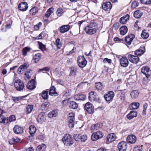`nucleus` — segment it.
I'll use <instances>...</instances> for the list:
<instances>
[{
  "instance_id": "nucleus-1",
  "label": "nucleus",
  "mask_w": 151,
  "mask_h": 151,
  "mask_svg": "<svg viewBox=\"0 0 151 151\" xmlns=\"http://www.w3.org/2000/svg\"><path fill=\"white\" fill-rule=\"evenodd\" d=\"M96 23L91 22L87 25L84 30L86 33L88 35H93L96 32Z\"/></svg>"
},
{
  "instance_id": "nucleus-2",
  "label": "nucleus",
  "mask_w": 151,
  "mask_h": 151,
  "mask_svg": "<svg viewBox=\"0 0 151 151\" xmlns=\"http://www.w3.org/2000/svg\"><path fill=\"white\" fill-rule=\"evenodd\" d=\"M62 140L64 145L66 146H70L72 145L74 142L72 137L68 134L65 135Z\"/></svg>"
},
{
  "instance_id": "nucleus-3",
  "label": "nucleus",
  "mask_w": 151,
  "mask_h": 151,
  "mask_svg": "<svg viewBox=\"0 0 151 151\" xmlns=\"http://www.w3.org/2000/svg\"><path fill=\"white\" fill-rule=\"evenodd\" d=\"M14 85L16 89L19 91L22 90L24 87V84L22 81L19 79L15 81Z\"/></svg>"
},
{
  "instance_id": "nucleus-4",
  "label": "nucleus",
  "mask_w": 151,
  "mask_h": 151,
  "mask_svg": "<svg viewBox=\"0 0 151 151\" xmlns=\"http://www.w3.org/2000/svg\"><path fill=\"white\" fill-rule=\"evenodd\" d=\"M78 62L79 66L81 68L85 67L87 64L86 59L83 56H80L78 57Z\"/></svg>"
},
{
  "instance_id": "nucleus-5",
  "label": "nucleus",
  "mask_w": 151,
  "mask_h": 151,
  "mask_svg": "<svg viewBox=\"0 0 151 151\" xmlns=\"http://www.w3.org/2000/svg\"><path fill=\"white\" fill-rule=\"evenodd\" d=\"M103 136V133L102 132L98 131L92 134L91 138L93 141H95L101 138Z\"/></svg>"
},
{
  "instance_id": "nucleus-6",
  "label": "nucleus",
  "mask_w": 151,
  "mask_h": 151,
  "mask_svg": "<svg viewBox=\"0 0 151 151\" xmlns=\"http://www.w3.org/2000/svg\"><path fill=\"white\" fill-rule=\"evenodd\" d=\"M117 138L115 134L114 133L108 134L106 137V141L109 143H111L115 141Z\"/></svg>"
},
{
  "instance_id": "nucleus-7",
  "label": "nucleus",
  "mask_w": 151,
  "mask_h": 151,
  "mask_svg": "<svg viewBox=\"0 0 151 151\" xmlns=\"http://www.w3.org/2000/svg\"><path fill=\"white\" fill-rule=\"evenodd\" d=\"M119 151H126L127 148V145L125 142L122 141L119 143L117 145Z\"/></svg>"
},
{
  "instance_id": "nucleus-8",
  "label": "nucleus",
  "mask_w": 151,
  "mask_h": 151,
  "mask_svg": "<svg viewBox=\"0 0 151 151\" xmlns=\"http://www.w3.org/2000/svg\"><path fill=\"white\" fill-rule=\"evenodd\" d=\"M141 71L146 77H149L150 73V70L148 67L147 66H143L141 69Z\"/></svg>"
},
{
  "instance_id": "nucleus-9",
  "label": "nucleus",
  "mask_w": 151,
  "mask_h": 151,
  "mask_svg": "<svg viewBox=\"0 0 151 151\" xmlns=\"http://www.w3.org/2000/svg\"><path fill=\"white\" fill-rule=\"evenodd\" d=\"M128 58L130 61L134 63H137L139 60V58L137 56L129 55Z\"/></svg>"
},
{
  "instance_id": "nucleus-10",
  "label": "nucleus",
  "mask_w": 151,
  "mask_h": 151,
  "mask_svg": "<svg viewBox=\"0 0 151 151\" xmlns=\"http://www.w3.org/2000/svg\"><path fill=\"white\" fill-rule=\"evenodd\" d=\"M137 140V138L134 135H128L127 138V142L133 144Z\"/></svg>"
},
{
  "instance_id": "nucleus-11",
  "label": "nucleus",
  "mask_w": 151,
  "mask_h": 151,
  "mask_svg": "<svg viewBox=\"0 0 151 151\" xmlns=\"http://www.w3.org/2000/svg\"><path fill=\"white\" fill-rule=\"evenodd\" d=\"M85 108L88 113L92 114L93 111V108L92 104L90 102H87L85 106Z\"/></svg>"
},
{
  "instance_id": "nucleus-12",
  "label": "nucleus",
  "mask_w": 151,
  "mask_h": 151,
  "mask_svg": "<svg viewBox=\"0 0 151 151\" xmlns=\"http://www.w3.org/2000/svg\"><path fill=\"white\" fill-rule=\"evenodd\" d=\"M120 63L122 66L126 67L128 65V59L126 57H123L120 59Z\"/></svg>"
},
{
  "instance_id": "nucleus-13",
  "label": "nucleus",
  "mask_w": 151,
  "mask_h": 151,
  "mask_svg": "<svg viewBox=\"0 0 151 151\" xmlns=\"http://www.w3.org/2000/svg\"><path fill=\"white\" fill-rule=\"evenodd\" d=\"M112 5L110 2L104 3L102 5L103 9L105 11H109L112 8Z\"/></svg>"
},
{
  "instance_id": "nucleus-14",
  "label": "nucleus",
  "mask_w": 151,
  "mask_h": 151,
  "mask_svg": "<svg viewBox=\"0 0 151 151\" xmlns=\"http://www.w3.org/2000/svg\"><path fill=\"white\" fill-rule=\"evenodd\" d=\"M114 93L112 91H109L108 94L104 96V98L106 101H111L114 96Z\"/></svg>"
},
{
  "instance_id": "nucleus-15",
  "label": "nucleus",
  "mask_w": 151,
  "mask_h": 151,
  "mask_svg": "<svg viewBox=\"0 0 151 151\" xmlns=\"http://www.w3.org/2000/svg\"><path fill=\"white\" fill-rule=\"evenodd\" d=\"M28 5L27 2H24L20 3L18 6V8L21 11H25L27 9Z\"/></svg>"
},
{
  "instance_id": "nucleus-16",
  "label": "nucleus",
  "mask_w": 151,
  "mask_h": 151,
  "mask_svg": "<svg viewBox=\"0 0 151 151\" xmlns=\"http://www.w3.org/2000/svg\"><path fill=\"white\" fill-rule=\"evenodd\" d=\"M89 99L91 101L97 100L98 97L96 93L94 91L91 92L89 93Z\"/></svg>"
},
{
  "instance_id": "nucleus-17",
  "label": "nucleus",
  "mask_w": 151,
  "mask_h": 151,
  "mask_svg": "<svg viewBox=\"0 0 151 151\" xmlns=\"http://www.w3.org/2000/svg\"><path fill=\"white\" fill-rule=\"evenodd\" d=\"M134 37V35L131 34L125 37L124 39L125 41L128 45H130Z\"/></svg>"
},
{
  "instance_id": "nucleus-18",
  "label": "nucleus",
  "mask_w": 151,
  "mask_h": 151,
  "mask_svg": "<svg viewBox=\"0 0 151 151\" xmlns=\"http://www.w3.org/2000/svg\"><path fill=\"white\" fill-rule=\"evenodd\" d=\"M35 81L34 79H32L27 83V87L28 89L32 90L35 88Z\"/></svg>"
},
{
  "instance_id": "nucleus-19",
  "label": "nucleus",
  "mask_w": 151,
  "mask_h": 151,
  "mask_svg": "<svg viewBox=\"0 0 151 151\" xmlns=\"http://www.w3.org/2000/svg\"><path fill=\"white\" fill-rule=\"evenodd\" d=\"M45 115L44 113H41L39 114L37 118V122L40 123H42L45 121Z\"/></svg>"
},
{
  "instance_id": "nucleus-20",
  "label": "nucleus",
  "mask_w": 151,
  "mask_h": 151,
  "mask_svg": "<svg viewBox=\"0 0 151 151\" xmlns=\"http://www.w3.org/2000/svg\"><path fill=\"white\" fill-rule=\"evenodd\" d=\"M23 130V128L18 125H16L14 127L13 131L14 133L17 134L22 133Z\"/></svg>"
},
{
  "instance_id": "nucleus-21",
  "label": "nucleus",
  "mask_w": 151,
  "mask_h": 151,
  "mask_svg": "<svg viewBox=\"0 0 151 151\" xmlns=\"http://www.w3.org/2000/svg\"><path fill=\"white\" fill-rule=\"evenodd\" d=\"M70 29V26L64 25L60 28L59 31L61 33H64L67 32Z\"/></svg>"
},
{
  "instance_id": "nucleus-22",
  "label": "nucleus",
  "mask_w": 151,
  "mask_h": 151,
  "mask_svg": "<svg viewBox=\"0 0 151 151\" xmlns=\"http://www.w3.org/2000/svg\"><path fill=\"white\" fill-rule=\"evenodd\" d=\"M75 100H76L83 101L85 100L86 96L82 94H78L75 95L74 97Z\"/></svg>"
},
{
  "instance_id": "nucleus-23",
  "label": "nucleus",
  "mask_w": 151,
  "mask_h": 151,
  "mask_svg": "<svg viewBox=\"0 0 151 151\" xmlns=\"http://www.w3.org/2000/svg\"><path fill=\"white\" fill-rule=\"evenodd\" d=\"M137 114L136 111H131L129 114L127 115V118L129 119H131L134 117H136Z\"/></svg>"
},
{
  "instance_id": "nucleus-24",
  "label": "nucleus",
  "mask_w": 151,
  "mask_h": 151,
  "mask_svg": "<svg viewBox=\"0 0 151 151\" xmlns=\"http://www.w3.org/2000/svg\"><path fill=\"white\" fill-rule=\"evenodd\" d=\"M139 92L137 90H133L130 93V96L133 99H136L139 95Z\"/></svg>"
},
{
  "instance_id": "nucleus-25",
  "label": "nucleus",
  "mask_w": 151,
  "mask_h": 151,
  "mask_svg": "<svg viewBox=\"0 0 151 151\" xmlns=\"http://www.w3.org/2000/svg\"><path fill=\"white\" fill-rule=\"evenodd\" d=\"M129 15L126 14L123 17H122L120 19V22L122 24H125L127 20L129 19Z\"/></svg>"
},
{
  "instance_id": "nucleus-26",
  "label": "nucleus",
  "mask_w": 151,
  "mask_h": 151,
  "mask_svg": "<svg viewBox=\"0 0 151 151\" xmlns=\"http://www.w3.org/2000/svg\"><path fill=\"white\" fill-rule=\"evenodd\" d=\"M78 68L75 67H72L70 68V76H75L76 74Z\"/></svg>"
},
{
  "instance_id": "nucleus-27",
  "label": "nucleus",
  "mask_w": 151,
  "mask_h": 151,
  "mask_svg": "<svg viewBox=\"0 0 151 151\" xmlns=\"http://www.w3.org/2000/svg\"><path fill=\"white\" fill-rule=\"evenodd\" d=\"M139 106V104L138 102H133L130 105L129 108L131 110L137 109Z\"/></svg>"
},
{
  "instance_id": "nucleus-28",
  "label": "nucleus",
  "mask_w": 151,
  "mask_h": 151,
  "mask_svg": "<svg viewBox=\"0 0 151 151\" xmlns=\"http://www.w3.org/2000/svg\"><path fill=\"white\" fill-rule=\"evenodd\" d=\"M120 33L123 35H125L127 32L128 29L125 26H122L120 28Z\"/></svg>"
},
{
  "instance_id": "nucleus-29",
  "label": "nucleus",
  "mask_w": 151,
  "mask_h": 151,
  "mask_svg": "<svg viewBox=\"0 0 151 151\" xmlns=\"http://www.w3.org/2000/svg\"><path fill=\"white\" fill-rule=\"evenodd\" d=\"M46 146L43 144H42L37 146V151H45L46 149Z\"/></svg>"
},
{
  "instance_id": "nucleus-30",
  "label": "nucleus",
  "mask_w": 151,
  "mask_h": 151,
  "mask_svg": "<svg viewBox=\"0 0 151 151\" xmlns=\"http://www.w3.org/2000/svg\"><path fill=\"white\" fill-rule=\"evenodd\" d=\"M41 54L40 53L35 54L33 57V60L35 63H37L40 60L41 57Z\"/></svg>"
},
{
  "instance_id": "nucleus-31",
  "label": "nucleus",
  "mask_w": 151,
  "mask_h": 151,
  "mask_svg": "<svg viewBox=\"0 0 151 151\" xmlns=\"http://www.w3.org/2000/svg\"><path fill=\"white\" fill-rule=\"evenodd\" d=\"M32 71L31 70L29 69L25 72L24 76V78L25 80L29 79L31 78Z\"/></svg>"
},
{
  "instance_id": "nucleus-32",
  "label": "nucleus",
  "mask_w": 151,
  "mask_h": 151,
  "mask_svg": "<svg viewBox=\"0 0 151 151\" xmlns=\"http://www.w3.org/2000/svg\"><path fill=\"white\" fill-rule=\"evenodd\" d=\"M29 133L32 136L36 131V129L34 125H31L29 128Z\"/></svg>"
},
{
  "instance_id": "nucleus-33",
  "label": "nucleus",
  "mask_w": 151,
  "mask_h": 151,
  "mask_svg": "<svg viewBox=\"0 0 151 151\" xmlns=\"http://www.w3.org/2000/svg\"><path fill=\"white\" fill-rule=\"evenodd\" d=\"M49 94L50 95L54 96L58 95V93L55 91V88L54 86H52L50 88V89L49 91Z\"/></svg>"
},
{
  "instance_id": "nucleus-34",
  "label": "nucleus",
  "mask_w": 151,
  "mask_h": 151,
  "mask_svg": "<svg viewBox=\"0 0 151 151\" xmlns=\"http://www.w3.org/2000/svg\"><path fill=\"white\" fill-rule=\"evenodd\" d=\"M38 10L37 7H32L29 10V14L32 15H35L38 12Z\"/></svg>"
},
{
  "instance_id": "nucleus-35",
  "label": "nucleus",
  "mask_w": 151,
  "mask_h": 151,
  "mask_svg": "<svg viewBox=\"0 0 151 151\" xmlns=\"http://www.w3.org/2000/svg\"><path fill=\"white\" fill-rule=\"evenodd\" d=\"M142 37L144 39L147 38L149 36V34L144 29L142 31V32L141 35Z\"/></svg>"
},
{
  "instance_id": "nucleus-36",
  "label": "nucleus",
  "mask_w": 151,
  "mask_h": 151,
  "mask_svg": "<svg viewBox=\"0 0 151 151\" xmlns=\"http://www.w3.org/2000/svg\"><path fill=\"white\" fill-rule=\"evenodd\" d=\"M142 14V13L140 11L137 10L134 12V16L135 17L137 18H139L141 17Z\"/></svg>"
},
{
  "instance_id": "nucleus-37",
  "label": "nucleus",
  "mask_w": 151,
  "mask_h": 151,
  "mask_svg": "<svg viewBox=\"0 0 151 151\" xmlns=\"http://www.w3.org/2000/svg\"><path fill=\"white\" fill-rule=\"evenodd\" d=\"M31 49L28 47H25L22 49V55L24 56L27 55V53L30 51Z\"/></svg>"
},
{
  "instance_id": "nucleus-38",
  "label": "nucleus",
  "mask_w": 151,
  "mask_h": 151,
  "mask_svg": "<svg viewBox=\"0 0 151 151\" xmlns=\"http://www.w3.org/2000/svg\"><path fill=\"white\" fill-rule=\"evenodd\" d=\"M54 11V9L51 7L48 9L46 12L45 15L47 17H49L50 15L53 13Z\"/></svg>"
},
{
  "instance_id": "nucleus-39",
  "label": "nucleus",
  "mask_w": 151,
  "mask_h": 151,
  "mask_svg": "<svg viewBox=\"0 0 151 151\" xmlns=\"http://www.w3.org/2000/svg\"><path fill=\"white\" fill-rule=\"evenodd\" d=\"M33 108V106L32 105H29L26 107V111L27 113L29 114L31 112Z\"/></svg>"
},
{
  "instance_id": "nucleus-40",
  "label": "nucleus",
  "mask_w": 151,
  "mask_h": 151,
  "mask_svg": "<svg viewBox=\"0 0 151 151\" xmlns=\"http://www.w3.org/2000/svg\"><path fill=\"white\" fill-rule=\"evenodd\" d=\"M69 106L73 109H75L78 108V105L76 102L72 101L70 103Z\"/></svg>"
},
{
  "instance_id": "nucleus-41",
  "label": "nucleus",
  "mask_w": 151,
  "mask_h": 151,
  "mask_svg": "<svg viewBox=\"0 0 151 151\" xmlns=\"http://www.w3.org/2000/svg\"><path fill=\"white\" fill-rule=\"evenodd\" d=\"M57 112L55 110H53L49 113L48 116L49 118H52L57 116Z\"/></svg>"
},
{
  "instance_id": "nucleus-42",
  "label": "nucleus",
  "mask_w": 151,
  "mask_h": 151,
  "mask_svg": "<svg viewBox=\"0 0 151 151\" xmlns=\"http://www.w3.org/2000/svg\"><path fill=\"white\" fill-rule=\"evenodd\" d=\"M16 119L15 116L14 115H12L10 116L6 119L7 123H8L9 122L15 121Z\"/></svg>"
},
{
  "instance_id": "nucleus-43",
  "label": "nucleus",
  "mask_w": 151,
  "mask_h": 151,
  "mask_svg": "<svg viewBox=\"0 0 151 151\" xmlns=\"http://www.w3.org/2000/svg\"><path fill=\"white\" fill-rule=\"evenodd\" d=\"M63 13V10L62 9H58L56 12V14L58 17H60L62 16Z\"/></svg>"
},
{
  "instance_id": "nucleus-44",
  "label": "nucleus",
  "mask_w": 151,
  "mask_h": 151,
  "mask_svg": "<svg viewBox=\"0 0 151 151\" xmlns=\"http://www.w3.org/2000/svg\"><path fill=\"white\" fill-rule=\"evenodd\" d=\"M100 128L99 124H97L92 125L91 127V130H97Z\"/></svg>"
},
{
  "instance_id": "nucleus-45",
  "label": "nucleus",
  "mask_w": 151,
  "mask_h": 151,
  "mask_svg": "<svg viewBox=\"0 0 151 151\" xmlns=\"http://www.w3.org/2000/svg\"><path fill=\"white\" fill-rule=\"evenodd\" d=\"M39 45V48L42 51H44L45 50V46L43 45L42 42H38Z\"/></svg>"
},
{
  "instance_id": "nucleus-46",
  "label": "nucleus",
  "mask_w": 151,
  "mask_h": 151,
  "mask_svg": "<svg viewBox=\"0 0 151 151\" xmlns=\"http://www.w3.org/2000/svg\"><path fill=\"white\" fill-rule=\"evenodd\" d=\"M42 96L43 99H47L48 98V91H45L43 92L42 94Z\"/></svg>"
},
{
  "instance_id": "nucleus-47",
  "label": "nucleus",
  "mask_w": 151,
  "mask_h": 151,
  "mask_svg": "<svg viewBox=\"0 0 151 151\" xmlns=\"http://www.w3.org/2000/svg\"><path fill=\"white\" fill-rule=\"evenodd\" d=\"M95 87L97 89L99 90L103 88V86L101 82L96 83H95Z\"/></svg>"
},
{
  "instance_id": "nucleus-48",
  "label": "nucleus",
  "mask_w": 151,
  "mask_h": 151,
  "mask_svg": "<svg viewBox=\"0 0 151 151\" xmlns=\"http://www.w3.org/2000/svg\"><path fill=\"white\" fill-rule=\"evenodd\" d=\"M26 97L25 96H19L16 97H12V100L15 102L17 101L22 99L23 98H24Z\"/></svg>"
},
{
  "instance_id": "nucleus-49",
  "label": "nucleus",
  "mask_w": 151,
  "mask_h": 151,
  "mask_svg": "<svg viewBox=\"0 0 151 151\" xmlns=\"http://www.w3.org/2000/svg\"><path fill=\"white\" fill-rule=\"evenodd\" d=\"M144 52V50L141 49L137 50L135 52V54L137 55H141Z\"/></svg>"
},
{
  "instance_id": "nucleus-50",
  "label": "nucleus",
  "mask_w": 151,
  "mask_h": 151,
  "mask_svg": "<svg viewBox=\"0 0 151 151\" xmlns=\"http://www.w3.org/2000/svg\"><path fill=\"white\" fill-rule=\"evenodd\" d=\"M49 106V104L48 103H45L43 104L41 106L42 109L43 110H47Z\"/></svg>"
},
{
  "instance_id": "nucleus-51",
  "label": "nucleus",
  "mask_w": 151,
  "mask_h": 151,
  "mask_svg": "<svg viewBox=\"0 0 151 151\" xmlns=\"http://www.w3.org/2000/svg\"><path fill=\"white\" fill-rule=\"evenodd\" d=\"M20 67L21 68V69L22 71H23L28 68V65L27 64L24 63L23 65H21Z\"/></svg>"
},
{
  "instance_id": "nucleus-52",
  "label": "nucleus",
  "mask_w": 151,
  "mask_h": 151,
  "mask_svg": "<svg viewBox=\"0 0 151 151\" xmlns=\"http://www.w3.org/2000/svg\"><path fill=\"white\" fill-rule=\"evenodd\" d=\"M56 45L58 48H60L62 46V44L60 42V39L59 38H58L55 41Z\"/></svg>"
},
{
  "instance_id": "nucleus-53",
  "label": "nucleus",
  "mask_w": 151,
  "mask_h": 151,
  "mask_svg": "<svg viewBox=\"0 0 151 151\" xmlns=\"http://www.w3.org/2000/svg\"><path fill=\"white\" fill-rule=\"evenodd\" d=\"M74 138L76 141H81V134H75L74 135Z\"/></svg>"
},
{
  "instance_id": "nucleus-54",
  "label": "nucleus",
  "mask_w": 151,
  "mask_h": 151,
  "mask_svg": "<svg viewBox=\"0 0 151 151\" xmlns=\"http://www.w3.org/2000/svg\"><path fill=\"white\" fill-rule=\"evenodd\" d=\"M87 139V137L86 135H81V142H85Z\"/></svg>"
},
{
  "instance_id": "nucleus-55",
  "label": "nucleus",
  "mask_w": 151,
  "mask_h": 151,
  "mask_svg": "<svg viewBox=\"0 0 151 151\" xmlns=\"http://www.w3.org/2000/svg\"><path fill=\"white\" fill-rule=\"evenodd\" d=\"M142 147L140 146H137L134 148L133 151H142Z\"/></svg>"
},
{
  "instance_id": "nucleus-56",
  "label": "nucleus",
  "mask_w": 151,
  "mask_h": 151,
  "mask_svg": "<svg viewBox=\"0 0 151 151\" xmlns=\"http://www.w3.org/2000/svg\"><path fill=\"white\" fill-rule=\"evenodd\" d=\"M50 70L49 67H46L42 69H39L38 72H40L41 71H49Z\"/></svg>"
},
{
  "instance_id": "nucleus-57",
  "label": "nucleus",
  "mask_w": 151,
  "mask_h": 151,
  "mask_svg": "<svg viewBox=\"0 0 151 151\" xmlns=\"http://www.w3.org/2000/svg\"><path fill=\"white\" fill-rule=\"evenodd\" d=\"M141 3L144 4H149L151 3V0H142Z\"/></svg>"
},
{
  "instance_id": "nucleus-58",
  "label": "nucleus",
  "mask_w": 151,
  "mask_h": 151,
  "mask_svg": "<svg viewBox=\"0 0 151 151\" xmlns=\"http://www.w3.org/2000/svg\"><path fill=\"white\" fill-rule=\"evenodd\" d=\"M139 5V3L137 1H135L133 2L132 4V8H135Z\"/></svg>"
},
{
  "instance_id": "nucleus-59",
  "label": "nucleus",
  "mask_w": 151,
  "mask_h": 151,
  "mask_svg": "<svg viewBox=\"0 0 151 151\" xmlns=\"http://www.w3.org/2000/svg\"><path fill=\"white\" fill-rule=\"evenodd\" d=\"M74 121H68V125L69 127L72 128L74 127Z\"/></svg>"
},
{
  "instance_id": "nucleus-60",
  "label": "nucleus",
  "mask_w": 151,
  "mask_h": 151,
  "mask_svg": "<svg viewBox=\"0 0 151 151\" xmlns=\"http://www.w3.org/2000/svg\"><path fill=\"white\" fill-rule=\"evenodd\" d=\"M103 62L104 63H107L109 64H110L111 63L112 60L111 59L106 58L104 59Z\"/></svg>"
},
{
  "instance_id": "nucleus-61",
  "label": "nucleus",
  "mask_w": 151,
  "mask_h": 151,
  "mask_svg": "<svg viewBox=\"0 0 151 151\" xmlns=\"http://www.w3.org/2000/svg\"><path fill=\"white\" fill-rule=\"evenodd\" d=\"M147 105L146 104H144L143 105L144 109L142 111V114L143 115H145L146 114V111L147 107Z\"/></svg>"
},
{
  "instance_id": "nucleus-62",
  "label": "nucleus",
  "mask_w": 151,
  "mask_h": 151,
  "mask_svg": "<svg viewBox=\"0 0 151 151\" xmlns=\"http://www.w3.org/2000/svg\"><path fill=\"white\" fill-rule=\"evenodd\" d=\"M42 32L39 34V36L37 37H33L32 38L34 40H39L42 39Z\"/></svg>"
},
{
  "instance_id": "nucleus-63",
  "label": "nucleus",
  "mask_w": 151,
  "mask_h": 151,
  "mask_svg": "<svg viewBox=\"0 0 151 151\" xmlns=\"http://www.w3.org/2000/svg\"><path fill=\"white\" fill-rule=\"evenodd\" d=\"M34 149L32 147L25 148L23 151H34Z\"/></svg>"
},
{
  "instance_id": "nucleus-64",
  "label": "nucleus",
  "mask_w": 151,
  "mask_h": 151,
  "mask_svg": "<svg viewBox=\"0 0 151 151\" xmlns=\"http://www.w3.org/2000/svg\"><path fill=\"white\" fill-rule=\"evenodd\" d=\"M114 41L117 42H121L123 41V39H120L117 37L114 38Z\"/></svg>"
}]
</instances>
